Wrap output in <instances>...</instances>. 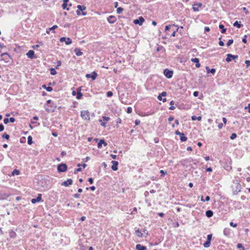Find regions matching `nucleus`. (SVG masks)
Returning a JSON list of instances; mask_svg holds the SVG:
<instances>
[{"mask_svg": "<svg viewBox=\"0 0 250 250\" xmlns=\"http://www.w3.org/2000/svg\"><path fill=\"white\" fill-rule=\"evenodd\" d=\"M78 10L76 11L77 14L78 15H80L81 14V11H82V14L83 16H85L86 14V12H84L83 11L86 9V7L84 6H81L80 5H78L77 6Z\"/></svg>", "mask_w": 250, "mask_h": 250, "instance_id": "nucleus-1", "label": "nucleus"}, {"mask_svg": "<svg viewBox=\"0 0 250 250\" xmlns=\"http://www.w3.org/2000/svg\"><path fill=\"white\" fill-rule=\"evenodd\" d=\"M1 60L4 61L6 62H9L11 60V58L9 55L7 53H2L1 55Z\"/></svg>", "mask_w": 250, "mask_h": 250, "instance_id": "nucleus-2", "label": "nucleus"}, {"mask_svg": "<svg viewBox=\"0 0 250 250\" xmlns=\"http://www.w3.org/2000/svg\"><path fill=\"white\" fill-rule=\"evenodd\" d=\"M67 167L65 164H61L58 166L57 169L59 172H63L67 170Z\"/></svg>", "mask_w": 250, "mask_h": 250, "instance_id": "nucleus-3", "label": "nucleus"}, {"mask_svg": "<svg viewBox=\"0 0 250 250\" xmlns=\"http://www.w3.org/2000/svg\"><path fill=\"white\" fill-rule=\"evenodd\" d=\"M81 115L82 118L85 120H89V112L87 110L81 111Z\"/></svg>", "mask_w": 250, "mask_h": 250, "instance_id": "nucleus-4", "label": "nucleus"}, {"mask_svg": "<svg viewBox=\"0 0 250 250\" xmlns=\"http://www.w3.org/2000/svg\"><path fill=\"white\" fill-rule=\"evenodd\" d=\"M173 72L172 70H169L168 69H166L164 71V74L167 78H171L172 77Z\"/></svg>", "mask_w": 250, "mask_h": 250, "instance_id": "nucleus-5", "label": "nucleus"}, {"mask_svg": "<svg viewBox=\"0 0 250 250\" xmlns=\"http://www.w3.org/2000/svg\"><path fill=\"white\" fill-rule=\"evenodd\" d=\"M238 55H233L230 54H228L227 55V58L226 59V61L227 62H229L232 60H235V59L238 58Z\"/></svg>", "mask_w": 250, "mask_h": 250, "instance_id": "nucleus-6", "label": "nucleus"}, {"mask_svg": "<svg viewBox=\"0 0 250 250\" xmlns=\"http://www.w3.org/2000/svg\"><path fill=\"white\" fill-rule=\"evenodd\" d=\"M145 21V19L142 17H140L138 19H136L133 21L135 24L142 25L143 23Z\"/></svg>", "mask_w": 250, "mask_h": 250, "instance_id": "nucleus-7", "label": "nucleus"}, {"mask_svg": "<svg viewBox=\"0 0 250 250\" xmlns=\"http://www.w3.org/2000/svg\"><path fill=\"white\" fill-rule=\"evenodd\" d=\"M97 76V74L95 72H93L91 74H87L86 75V78H91L93 80H95Z\"/></svg>", "mask_w": 250, "mask_h": 250, "instance_id": "nucleus-8", "label": "nucleus"}, {"mask_svg": "<svg viewBox=\"0 0 250 250\" xmlns=\"http://www.w3.org/2000/svg\"><path fill=\"white\" fill-rule=\"evenodd\" d=\"M73 183V181L71 179H67L66 181H64L62 183V186H64L65 187H68L69 186L72 185Z\"/></svg>", "mask_w": 250, "mask_h": 250, "instance_id": "nucleus-9", "label": "nucleus"}, {"mask_svg": "<svg viewBox=\"0 0 250 250\" xmlns=\"http://www.w3.org/2000/svg\"><path fill=\"white\" fill-rule=\"evenodd\" d=\"M111 163L112 164V166L111 167L112 169L114 171L117 170L118 169V162L116 161H112Z\"/></svg>", "mask_w": 250, "mask_h": 250, "instance_id": "nucleus-10", "label": "nucleus"}, {"mask_svg": "<svg viewBox=\"0 0 250 250\" xmlns=\"http://www.w3.org/2000/svg\"><path fill=\"white\" fill-rule=\"evenodd\" d=\"M41 200H42V194H38V196L37 197V198H33L31 200V202L33 204H35L36 202L41 201Z\"/></svg>", "mask_w": 250, "mask_h": 250, "instance_id": "nucleus-11", "label": "nucleus"}, {"mask_svg": "<svg viewBox=\"0 0 250 250\" xmlns=\"http://www.w3.org/2000/svg\"><path fill=\"white\" fill-rule=\"evenodd\" d=\"M201 6H202L201 3H196L193 5L192 9H193V11L195 12L198 11H199L198 8L199 7H201Z\"/></svg>", "mask_w": 250, "mask_h": 250, "instance_id": "nucleus-12", "label": "nucleus"}, {"mask_svg": "<svg viewBox=\"0 0 250 250\" xmlns=\"http://www.w3.org/2000/svg\"><path fill=\"white\" fill-rule=\"evenodd\" d=\"M102 144H103L104 146H106L107 145V144L105 142L104 140L101 139L98 143V147L99 148H101Z\"/></svg>", "mask_w": 250, "mask_h": 250, "instance_id": "nucleus-13", "label": "nucleus"}, {"mask_svg": "<svg viewBox=\"0 0 250 250\" xmlns=\"http://www.w3.org/2000/svg\"><path fill=\"white\" fill-rule=\"evenodd\" d=\"M9 195L3 191H0V200L6 199Z\"/></svg>", "mask_w": 250, "mask_h": 250, "instance_id": "nucleus-14", "label": "nucleus"}, {"mask_svg": "<svg viewBox=\"0 0 250 250\" xmlns=\"http://www.w3.org/2000/svg\"><path fill=\"white\" fill-rule=\"evenodd\" d=\"M108 21L110 23H113L116 21V18L114 16H110L107 18Z\"/></svg>", "mask_w": 250, "mask_h": 250, "instance_id": "nucleus-15", "label": "nucleus"}, {"mask_svg": "<svg viewBox=\"0 0 250 250\" xmlns=\"http://www.w3.org/2000/svg\"><path fill=\"white\" fill-rule=\"evenodd\" d=\"M191 62H195L196 64V67H197V68H199L200 67V64L199 63V59L197 58H193V59H192L191 60Z\"/></svg>", "mask_w": 250, "mask_h": 250, "instance_id": "nucleus-16", "label": "nucleus"}, {"mask_svg": "<svg viewBox=\"0 0 250 250\" xmlns=\"http://www.w3.org/2000/svg\"><path fill=\"white\" fill-rule=\"evenodd\" d=\"M26 55L28 57V58L30 59H33L34 58V51L33 50H29L27 53Z\"/></svg>", "mask_w": 250, "mask_h": 250, "instance_id": "nucleus-17", "label": "nucleus"}, {"mask_svg": "<svg viewBox=\"0 0 250 250\" xmlns=\"http://www.w3.org/2000/svg\"><path fill=\"white\" fill-rule=\"evenodd\" d=\"M223 233L225 236L229 237L230 235V229L228 228H225L224 229Z\"/></svg>", "mask_w": 250, "mask_h": 250, "instance_id": "nucleus-18", "label": "nucleus"}, {"mask_svg": "<svg viewBox=\"0 0 250 250\" xmlns=\"http://www.w3.org/2000/svg\"><path fill=\"white\" fill-rule=\"evenodd\" d=\"M206 68L208 73H211L214 74L216 71V70L214 68L210 69L208 66H207Z\"/></svg>", "mask_w": 250, "mask_h": 250, "instance_id": "nucleus-19", "label": "nucleus"}, {"mask_svg": "<svg viewBox=\"0 0 250 250\" xmlns=\"http://www.w3.org/2000/svg\"><path fill=\"white\" fill-rule=\"evenodd\" d=\"M136 248L137 250H145L146 247L144 246H142L140 244H137L136 246Z\"/></svg>", "mask_w": 250, "mask_h": 250, "instance_id": "nucleus-20", "label": "nucleus"}, {"mask_svg": "<svg viewBox=\"0 0 250 250\" xmlns=\"http://www.w3.org/2000/svg\"><path fill=\"white\" fill-rule=\"evenodd\" d=\"M213 211L211 210H208L206 212V215L208 218L212 217L213 216Z\"/></svg>", "mask_w": 250, "mask_h": 250, "instance_id": "nucleus-21", "label": "nucleus"}, {"mask_svg": "<svg viewBox=\"0 0 250 250\" xmlns=\"http://www.w3.org/2000/svg\"><path fill=\"white\" fill-rule=\"evenodd\" d=\"M68 0H63V3L62 5V7L63 9H67V10H69V8H67V2H68Z\"/></svg>", "mask_w": 250, "mask_h": 250, "instance_id": "nucleus-22", "label": "nucleus"}, {"mask_svg": "<svg viewBox=\"0 0 250 250\" xmlns=\"http://www.w3.org/2000/svg\"><path fill=\"white\" fill-rule=\"evenodd\" d=\"M74 52L77 56H80L83 55V52L78 48H76L74 50Z\"/></svg>", "mask_w": 250, "mask_h": 250, "instance_id": "nucleus-23", "label": "nucleus"}, {"mask_svg": "<svg viewBox=\"0 0 250 250\" xmlns=\"http://www.w3.org/2000/svg\"><path fill=\"white\" fill-rule=\"evenodd\" d=\"M9 235L11 238H14L16 237L17 235L14 231H13V230H11L9 231Z\"/></svg>", "mask_w": 250, "mask_h": 250, "instance_id": "nucleus-24", "label": "nucleus"}, {"mask_svg": "<svg viewBox=\"0 0 250 250\" xmlns=\"http://www.w3.org/2000/svg\"><path fill=\"white\" fill-rule=\"evenodd\" d=\"M180 136L181 141L185 142L187 140V138L185 136L183 133H182Z\"/></svg>", "mask_w": 250, "mask_h": 250, "instance_id": "nucleus-25", "label": "nucleus"}, {"mask_svg": "<svg viewBox=\"0 0 250 250\" xmlns=\"http://www.w3.org/2000/svg\"><path fill=\"white\" fill-rule=\"evenodd\" d=\"M167 95V92L165 91L163 92L161 94L158 95L157 98L159 100L161 101V97H165Z\"/></svg>", "mask_w": 250, "mask_h": 250, "instance_id": "nucleus-26", "label": "nucleus"}, {"mask_svg": "<svg viewBox=\"0 0 250 250\" xmlns=\"http://www.w3.org/2000/svg\"><path fill=\"white\" fill-rule=\"evenodd\" d=\"M219 27L220 29H221L222 30L221 32L222 33H225L226 32V29L225 28L223 24H220L219 26Z\"/></svg>", "mask_w": 250, "mask_h": 250, "instance_id": "nucleus-27", "label": "nucleus"}, {"mask_svg": "<svg viewBox=\"0 0 250 250\" xmlns=\"http://www.w3.org/2000/svg\"><path fill=\"white\" fill-rule=\"evenodd\" d=\"M191 119L192 121H195L196 119L198 121H201L202 117L201 116L196 117V116H192L191 117Z\"/></svg>", "mask_w": 250, "mask_h": 250, "instance_id": "nucleus-28", "label": "nucleus"}, {"mask_svg": "<svg viewBox=\"0 0 250 250\" xmlns=\"http://www.w3.org/2000/svg\"><path fill=\"white\" fill-rule=\"evenodd\" d=\"M233 26H236L237 27V28H240L243 25L242 24H241L240 23H239L238 21H236L234 23H233Z\"/></svg>", "mask_w": 250, "mask_h": 250, "instance_id": "nucleus-29", "label": "nucleus"}, {"mask_svg": "<svg viewBox=\"0 0 250 250\" xmlns=\"http://www.w3.org/2000/svg\"><path fill=\"white\" fill-rule=\"evenodd\" d=\"M2 138L5 139L6 140H9L10 136L8 134H7L6 133H4L3 135H2Z\"/></svg>", "mask_w": 250, "mask_h": 250, "instance_id": "nucleus-30", "label": "nucleus"}, {"mask_svg": "<svg viewBox=\"0 0 250 250\" xmlns=\"http://www.w3.org/2000/svg\"><path fill=\"white\" fill-rule=\"evenodd\" d=\"M27 143L29 145H31L33 143L32 138L31 136H29L27 138Z\"/></svg>", "mask_w": 250, "mask_h": 250, "instance_id": "nucleus-31", "label": "nucleus"}, {"mask_svg": "<svg viewBox=\"0 0 250 250\" xmlns=\"http://www.w3.org/2000/svg\"><path fill=\"white\" fill-rule=\"evenodd\" d=\"M210 242L208 241H206L204 244V246L205 248H208L210 246Z\"/></svg>", "mask_w": 250, "mask_h": 250, "instance_id": "nucleus-32", "label": "nucleus"}, {"mask_svg": "<svg viewBox=\"0 0 250 250\" xmlns=\"http://www.w3.org/2000/svg\"><path fill=\"white\" fill-rule=\"evenodd\" d=\"M65 42L66 44L69 45L72 43V41L71 39H70L69 38H66Z\"/></svg>", "mask_w": 250, "mask_h": 250, "instance_id": "nucleus-33", "label": "nucleus"}, {"mask_svg": "<svg viewBox=\"0 0 250 250\" xmlns=\"http://www.w3.org/2000/svg\"><path fill=\"white\" fill-rule=\"evenodd\" d=\"M42 87L44 88H45V89L47 91H49V92H50L52 90V87H51V86H48V87H46L45 85H43L42 86Z\"/></svg>", "mask_w": 250, "mask_h": 250, "instance_id": "nucleus-34", "label": "nucleus"}, {"mask_svg": "<svg viewBox=\"0 0 250 250\" xmlns=\"http://www.w3.org/2000/svg\"><path fill=\"white\" fill-rule=\"evenodd\" d=\"M50 73L52 75H55L57 74V71L54 68H52L50 69Z\"/></svg>", "mask_w": 250, "mask_h": 250, "instance_id": "nucleus-35", "label": "nucleus"}, {"mask_svg": "<svg viewBox=\"0 0 250 250\" xmlns=\"http://www.w3.org/2000/svg\"><path fill=\"white\" fill-rule=\"evenodd\" d=\"M20 174V171L19 170L15 169L13 171L12 174L13 175H19Z\"/></svg>", "mask_w": 250, "mask_h": 250, "instance_id": "nucleus-36", "label": "nucleus"}, {"mask_svg": "<svg viewBox=\"0 0 250 250\" xmlns=\"http://www.w3.org/2000/svg\"><path fill=\"white\" fill-rule=\"evenodd\" d=\"M124 9L122 7H118L117 9V12L118 14H121L123 12Z\"/></svg>", "mask_w": 250, "mask_h": 250, "instance_id": "nucleus-37", "label": "nucleus"}, {"mask_svg": "<svg viewBox=\"0 0 250 250\" xmlns=\"http://www.w3.org/2000/svg\"><path fill=\"white\" fill-rule=\"evenodd\" d=\"M82 96H83V94L81 92V91H79V92L78 91V94H77L76 98L78 99H80L82 98Z\"/></svg>", "mask_w": 250, "mask_h": 250, "instance_id": "nucleus-38", "label": "nucleus"}, {"mask_svg": "<svg viewBox=\"0 0 250 250\" xmlns=\"http://www.w3.org/2000/svg\"><path fill=\"white\" fill-rule=\"evenodd\" d=\"M233 42V40L232 39H230L228 41L227 43V45L228 46L230 45L231 44H232Z\"/></svg>", "mask_w": 250, "mask_h": 250, "instance_id": "nucleus-39", "label": "nucleus"}, {"mask_svg": "<svg viewBox=\"0 0 250 250\" xmlns=\"http://www.w3.org/2000/svg\"><path fill=\"white\" fill-rule=\"evenodd\" d=\"M236 137H237V135H236V133H232V134H231V135L230 136V139L231 140H233V139H234L235 138H236Z\"/></svg>", "mask_w": 250, "mask_h": 250, "instance_id": "nucleus-40", "label": "nucleus"}, {"mask_svg": "<svg viewBox=\"0 0 250 250\" xmlns=\"http://www.w3.org/2000/svg\"><path fill=\"white\" fill-rule=\"evenodd\" d=\"M136 233L137 234V235L139 237H142L143 234L141 233V232L139 230V229H138L136 230Z\"/></svg>", "mask_w": 250, "mask_h": 250, "instance_id": "nucleus-41", "label": "nucleus"}, {"mask_svg": "<svg viewBox=\"0 0 250 250\" xmlns=\"http://www.w3.org/2000/svg\"><path fill=\"white\" fill-rule=\"evenodd\" d=\"M212 235L211 234L208 235L207 241L211 242V240L212 239Z\"/></svg>", "mask_w": 250, "mask_h": 250, "instance_id": "nucleus-42", "label": "nucleus"}, {"mask_svg": "<svg viewBox=\"0 0 250 250\" xmlns=\"http://www.w3.org/2000/svg\"><path fill=\"white\" fill-rule=\"evenodd\" d=\"M113 95V93L111 91H108L106 93V96L107 97H111Z\"/></svg>", "mask_w": 250, "mask_h": 250, "instance_id": "nucleus-43", "label": "nucleus"}, {"mask_svg": "<svg viewBox=\"0 0 250 250\" xmlns=\"http://www.w3.org/2000/svg\"><path fill=\"white\" fill-rule=\"evenodd\" d=\"M221 37H220L219 38L220 41L219 42V44L220 46H223L224 45V42L221 40Z\"/></svg>", "mask_w": 250, "mask_h": 250, "instance_id": "nucleus-44", "label": "nucleus"}, {"mask_svg": "<svg viewBox=\"0 0 250 250\" xmlns=\"http://www.w3.org/2000/svg\"><path fill=\"white\" fill-rule=\"evenodd\" d=\"M127 113H131L132 112V108L131 107H128L127 108Z\"/></svg>", "mask_w": 250, "mask_h": 250, "instance_id": "nucleus-45", "label": "nucleus"}, {"mask_svg": "<svg viewBox=\"0 0 250 250\" xmlns=\"http://www.w3.org/2000/svg\"><path fill=\"white\" fill-rule=\"evenodd\" d=\"M103 120L105 122H107L110 120V118H109V117H108L104 116Z\"/></svg>", "mask_w": 250, "mask_h": 250, "instance_id": "nucleus-46", "label": "nucleus"}, {"mask_svg": "<svg viewBox=\"0 0 250 250\" xmlns=\"http://www.w3.org/2000/svg\"><path fill=\"white\" fill-rule=\"evenodd\" d=\"M15 121V119L13 117H11L9 119V122L14 123Z\"/></svg>", "mask_w": 250, "mask_h": 250, "instance_id": "nucleus-47", "label": "nucleus"}, {"mask_svg": "<svg viewBox=\"0 0 250 250\" xmlns=\"http://www.w3.org/2000/svg\"><path fill=\"white\" fill-rule=\"evenodd\" d=\"M3 123L4 124H7L9 123V119L8 118H5L3 120Z\"/></svg>", "mask_w": 250, "mask_h": 250, "instance_id": "nucleus-48", "label": "nucleus"}, {"mask_svg": "<svg viewBox=\"0 0 250 250\" xmlns=\"http://www.w3.org/2000/svg\"><path fill=\"white\" fill-rule=\"evenodd\" d=\"M4 129V126L2 124H0V131H2Z\"/></svg>", "mask_w": 250, "mask_h": 250, "instance_id": "nucleus-49", "label": "nucleus"}, {"mask_svg": "<svg viewBox=\"0 0 250 250\" xmlns=\"http://www.w3.org/2000/svg\"><path fill=\"white\" fill-rule=\"evenodd\" d=\"M57 28H58V26L56 25H55L53 26L52 27L50 28L49 30H54V29H56Z\"/></svg>", "mask_w": 250, "mask_h": 250, "instance_id": "nucleus-50", "label": "nucleus"}, {"mask_svg": "<svg viewBox=\"0 0 250 250\" xmlns=\"http://www.w3.org/2000/svg\"><path fill=\"white\" fill-rule=\"evenodd\" d=\"M66 38L65 37H62L60 38V41L61 42H65Z\"/></svg>", "mask_w": 250, "mask_h": 250, "instance_id": "nucleus-51", "label": "nucleus"}, {"mask_svg": "<svg viewBox=\"0 0 250 250\" xmlns=\"http://www.w3.org/2000/svg\"><path fill=\"white\" fill-rule=\"evenodd\" d=\"M246 38H247V36L246 35L244 36V38L242 39V42L244 43H246L247 42V41Z\"/></svg>", "mask_w": 250, "mask_h": 250, "instance_id": "nucleus-52", "label": "nucleus"}, {"mask_svg": "<svg viewBox=\"0 0 250 250\" xmlns=\"http://www.w3.org/2000/svg\"><path fill=\"white\" fill-rule=\"evenodd\" d=\"M160 173L162 174V175H165L166 174H167V171H164V170H161L160 171Z\"/></svg>", "mask_w": 250, "mask_h": 250, "instance_id": "nucleus-53", "label": "nucleus"}, {"mask_svg": "<svg viewBox=\"0 0 250 250\" xmlns=\"http://www.w3.org/2000/svg\"><path fill=\"white\" fill-rule=\"evenodd\" d=\"M230 225L233 227H236L237 226V225L236 224H234L233 222H230Z\"/></svg>", "mask_w": 250, "mask_h": 250, "instance_id": "nucleus-54", "label": "nucleus"}, {"mask_svg": "<svg viewBox=\"0 0 250 250\" xmlns=\"http://www.w3.org/2000/svg\"><path fill=\"white\" fill-rule=\"evenodd\" d=\"M81 170H82V168H80V167L78 168L74 171V173L76 174L77 172H78L79 171H81Z\"/></svg>", "mask_w": 250, "mask_h": 250, "instance_id": "nucleus-55", "label": "nucleus"}, {"mask_svg": "<svg viewBox=\"0 0 250 250\" xmlns=\"http://www.w3.org/2000/svg\"><path fill=\"white\" fill-rule=\"evenodd\" d=\"M245 63L247 64V66H250V61L246 60L245 61Z\"/></svg>", "mask_w": 250, "mask_h": 250, "instance_id": "nucleus-56", "label": "nucleus"}, {"mask_svg": "<svg viewBox=\"0 0 250 250\" xmlns=\"http://www.w3.org/2000/svg\"><path fill=\"white\" fill-rule=\"evenodd\" d=\"M140 123V121L139 120H136L135 122V125H139Z\"/></svg>", "mask_w": 250, "mask_h": 250, "instance_id": "nucleus-57", "label": "nucleus"}, {"mask_svg": "<svg viewBox=\"0 0 250 250\" xmlns=\"http://www.w3.org/2000/svg\"><path fill=\"white\" fill-rule=\"evenodd\" d=\"M42 43H40V44H37L35 46H33V48L35 49V48H38L40 46V45H42Z\"/></svg>", "mask_w": 250, "mask_h": 250, "instance_id": "nucleus-58", "label": "nucleus"}, {"mask_svg": "<svg viewBox=\"0 0 250 250\" xmlns=\"http://www.w3.org/2000/svg\"><path fill=\"white\" fill-rule=\"evenodd\" d=\"M88 182L90 183V184H93V180L92 178H89L88 179Z\"/></svg>", "mask_w": 250, "mask_h": 250, "instance_id": "nucleus-59", "label": "nucleus"}, {"mask_svg": "<svg viewBox=\"0 0 250 250\" xmlns=\"http://www.w3.org/2000/svg\"><path fill=\"white\" fill-rule=\"evenodd\" d=\"M193 96L194 97H197L198 96V91H194L193 92Z\"/></svg>", "mask_w": 250, "mask_h": 250, "instance_id": "nucleus-60", "label": "nucleus"}, {"mask_svg": "<svg viewBox=\"0 0 250 250\" xmlns=\"http://www.w3.org/2000/svg\"><path fill=\"white\" fill-rule=\"evenodd\" d=\"M245 109H249V112L250 113V104H249L247 106H246Z\"/></svg>", "mask_w": 250, "mask_h": 250, "instance_id": "nucleus-61", "label": "nucleus"}, {"mask_svg": "<svg viewBox=\"0 0 250 250\" xmlns=\"http://www.w3.org/2000/svg\"><path fill=\"white\" fill-rule=\"evenodd\" d=\"M174 120V117H172V116H170L168 118V120L169 121V122H171L173 120Z\"/></svg>", "mask_w": 250, "mask_h": 250, "instance_id": "nucleus-62", "label": "nucleus"}, {"mask_svg": "<svg viewBox=\"0 0 250 250\" xmlns=\"http://www.w3.org/2000/svg\"><path fill=\"white\" fill-rule=\"evenodd\" d=\"M121 119L119 118H118L117 119V121H116V123L117 124H120L121 123Z\"/></svg>", "mask_w": 250, "mask_h": 250, "instance_id": "nucleus-63", "label": "nucleus"}, {"mask_svg": "<svg viewBox=\"0 0 250 250\" xmlns=\"http://www.w3.org/2000/svg\"><path fill=\"white\" fill-rule=\"evenodd\" d=\"M223 124H222V123H219V124H218V128H219V129L222 128V127H223Z\"/></svg>", "mask_w": 250, "mask_h": 250, "instance_id": "nucleus-64", "label": "nucleus"}]
</instances>
